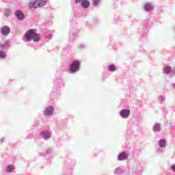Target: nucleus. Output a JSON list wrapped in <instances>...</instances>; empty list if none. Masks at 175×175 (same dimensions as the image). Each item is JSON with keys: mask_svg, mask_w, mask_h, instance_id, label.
<instances>
[{"mask_svg": "<svg viewBox=\"0 0 175 175\" xmlns=\"http://www.w3.org/2000/svg\"><path fill=\"white\" fill-rule=\"evenodd\" d=\"M25 38L27 40H33V42H39L40 36L36 33V29H30L25 33Z\"/></svg>", "mask_w": 175, "mask_h": 175, "instance_id": "nucleus-1", "label": "nucleus"}, {"mask_svg": "<svg viewBox=\"0 0 175 175\" xmlns=\"http://www.w3.org/2000/svg\"><path fill=\"white\" fill-rule=\"evenodd\" d=\"M1 32L3 35H9V32H10V29L7 27H3L1 29Z\"/></svg>", "mask_w": 175, "mask_h": 175, "instance_id": "nucleus-6", "label": "nucleus"}, {"mask_svg": "<svg viewBox=\"0 0 175 175\" xmlns=\"http://www.w3.org/2000/svg\"><path fill=\"white\" fill-rule=\"evenodd\" d=\"M154 132H159L161 131V125L158 123L155 124L153 127Z\"/></svg>", "mask_w": 175, "mask_h": 175, "instance_id": "nucleus-10", "label": "nucleus"}, {"mask_svg": "<svg viewBox=\"0 0 175 175\" xmlns=\"http://www.w3.org/2000/svg\"><path fill=\"white\" fill-rule=\"evenodd\" d=\"M159 144L160 147H165L166 146V140L165 139H161L159 142Z\"/></svg>", "mask_w": 175, "mask_h": 175, "instance_id": "nucleus-12", "label": "nucleus"}, {"mask_svg": "<svg viewBox=\"0 0 175 175\" xmlns=\"http://www.w3.org/2000/svg\"><path fill=\"white\" fill-rule=\"evenodd\" d=\"M109 70L110 72H114L116 70V66L114 65H111L109 66Z\"/></svg>", "mask_w": 175, "mask_h": 175, "instance_id": "nucleus-15", "label": "nucleus"}, {"mask_svg": "<svg viewBox=\"0 0 175 175\" xmlns=\"http://www.w3.org/2000/svg\"><path fill=\"white\" fill-rule=\"evenodd\" d=\"M53 111H54V108L52 106H49L45 109L44 111V114L46 117H49V116H51V114H53Z\"/></svg>", "mask_w": 175, "mask_h": 175, "instance_id": "nucleus-4", "label": "nucleus"}, {"mask_svg": "<svg viewBox=\"0 0 175 175\" xmlns=\"http://www.w3.org/2000/svg\"><path fill=\"white\" fill-rule=\"evenodd\" d=\"M174 87H175V84H174Z\"/></svg>", "mask_w": 175, "mask_h": 175, "instance_id": "nucleus-22", "label": "nucleus"}, {"mask_svg": "<svg viewBox=\"0 0 175 175\" xmlns=\"http://www.w3.org/2000/svg\"><path fill=\"white\" fill-rule=\"evenodd\" d=\"M16 16L18 20H23L24 18V14L20 10L16 11Z\"/></svg>", "mask_w": 175, "mask_h": 175, "instance_id": "nucleus-8", "label": "nucleus"}, {"mask_svg": "<svg viewBox=\"0 0 175 175\" xmlns=\"http://www.w3.org/2000/svg\"><path fill=\"white\" fill-rule=\"evenodd\" d=\"M41 135L42 136H44V139H45V140L47 139H49V137L51 136L50 133H47L46 131L41 132Z\"/></svg>", "mask_w": 175, "mask_h": 175, "instance_id": "nucleus-11", "label": "nucleus"}, {"mask_svg": "<svg viewBox=\"0 0 175 175\" xmlns=\"http://www.w3.org/2000/svg\"><path fill=\"white\" fill-rule=\"evenodd\" d=\"M172 169L173 172H175V165L172 166Z\"/></svg>", "mask_w": 175, "mask_h": 175, "instance_id": "nucleus-20", "label": "nucleus"}, {"mask_svg": "<svg viewBox=\"0 0 175 175\" xmlns=\"http://www.w3.org/2000/svg\"><path fill=\"white\" fill-rule=\"evenodd\" d=\"M79 66H80V62L79 61L73 62L70 67V72H72V73H75V72H77V70H79Z\"/></svg>", "mask_w": 175, "mask_h": 175, "instance_id": "nucleus-3", "label": "nucleus"}, {"mask_svg": "<svg viewBox=\"0 0 175 175\" xmlns=\"http://www.w3.org/2000/svg\"><path fill=\"white\" fill-rule=\"evenodd\" d=\"M5 16H10L12 14V11L10 10H6L5 12Z\"/></svg>", "mask_w": 175, "mask_h": 175, "instance_id": "nucleus-17", "label": "nucleus"}, {"mask_svg": "<svg viewBox=\"0 0 175 175\" xmlns=\"http://www.w3.org/2000/svg\"><path fill=\"white\" fill-rule=\"evenodd\" d=\"M164 72L165 73H169L170 72V67L167 66L164 68Z\"/></svg>", "mask_w": 175, "mask_h": 175, "instance_id": "nucleus-18", "label": "nucleus"}, {"mask_svg": "<svg viewBox=\"0 0 175 175\" xmlns=\"http://www.w3.org/2000/svg\"><path fill=\"white\" fill-rule=\"evenodd\" d=\"M48 39H51V35L47 36Z\"/></svg>", "mask_w": 175, "mask_h": 175, "instance_id": "nucleus-21", "label": "nucleus"}, {"mask_svg": "<svg viewBox=\"0 0 175 175\" xmlns=\"http://www.w3.org/2000/svg\"><path fill=\"white\" fill-rule=\"evenodd\" d=\"M98 3H99V0H94V5L96 6Z\"/></svg>", "mask_w": 175, "mask_h": 175, "instance_id": "nucleus-19", "label": "nucleus"}, {"mask_svg": "<svg viewBox=\"0 0 175 175\" xmlns=\"http://www.w3.org/2000/svg\"><path fill=\"white\" fill-rule=\"evenodd\" d=\"M44 5H46V1H43L42 0H36L29 3V6L31 9V8L38 9V8H42V6H44Z\"/></svg>", "mask_w": 175, "mask_h": 175, "instance_id": "nucleus-2", "label": "nucleus"}, {"mask_svg": "<svg viewBox=\"0 0 175 175\" xmlns=\"http://www.w3.org/2000/svg\"><path fill=\"white\" fill-rule=\"evenodd\" d=\"M14 170V166L13 165H8L7 168V172L8 173H12V171Z\"/></svg>", "mask_w": 175, "mask_h": 175, "instance_id": "nucleus-13", "label": "nucleus"}, {"mask_svg": "<svg viewBox=\"0 0 175 175\" xmlns=\"http://www.w3.org/2000/svg\"><path fill=\"white\" fill-rule=\"evenodd\" d=\"M128 158V154L125 152H122L118 156V160L119 161H125Z\"/></svg>", "mask_w": 175, "mask_h": 175, "instance_id": "nucleus-7", "label": "nucleus"}, {"mask_svg": "<svg viewBox=\"0 0 175 175\" xmlns=\"http://www.w3.org/2000/svg\"><path fill=\"white\" fill-rule=\"evenodd\" d=\"M151 9H152V6H151L150 4H146L145 10H146V12H149V10H151Z\"/></svg>", "mask_w": 175, "mask_h": 175, "instance_id": "nucleus-14", "label": "nucleus"}, {"mask_svg": "<svg viewBox=\"0 0 175 175\" xmlns=\"http://www.w3.org/2000/svg\"><path fill=\"white\" fill-rule=\"evenodd\" d=\"M81 5L83 8H90V1L88 0H82Z\"/></svg>", "mask_w": 175, "mask_h": 175, "instance_id": "nucleus-9", "label": "nucleus"}, {"mask_svg": "<svg viewBox=\"0 0 175 175\" xmlns=\"http://www.w3.org/2000/svg\"><path fill=\"white\" fill-rule=\"evenodd\" d=\"M5 57H6L5 52L0 51V58H5Z\"/></svg>", "mask_w": 175, "mask_h": 175, "instance_id": "nucleus-16", "label": "nucleus"}, {"mask_svg": "<svg viewBox=\"0 0 175 175\" xmlns=\"http://www.w3.org/2000/svg\"><path fill=\"white\" fill-rule=\"evenodd\" d=\"M120 116L122 118H128L131 116V110L122 109L120 111Z\"/></svg>", "mask_w": 175, "mask_h": 175, "instance_id": "nucleus-5", "label": "nucleus"}]
</instances>
